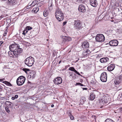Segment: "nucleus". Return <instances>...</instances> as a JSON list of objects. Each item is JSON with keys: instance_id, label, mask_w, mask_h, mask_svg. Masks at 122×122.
I'll return each instance as SVG.
<instances>
[{"instance_id": "24", "label": "nucleus", "mask_w": 122, "mask_h": 122, "mask_svg": "<svg viewBox=\"0 0 122 122\" xmlns=\"http://www.w3.org/2000/svg\"><path fill=\"white\" fill-rule=\"evenodd\" d=\"M104 122H114L112 120L108 118L106 119Z\"/></svg>"}, {"instance_id": "20", "label": "nucleus", "mask_w": 122, "mask_h": 122, "mask_svg": "<svg viewBox=\"0 0 122 122\" xmlns=\"http://www.w3.org/2000/svg\"><path fill=\"white\" fill-rule=\"evenodd\" d=\"M35 73L33 72H31L29 74V76L31 78L33 79L35 77Z\"/></svg>"}, {"instance_id": "2", "label": "nucleus", "mask_w": 122, "mask_h": 122, "mask_svg": "<svg viewBox=\"0 0 122 122\" xmlns=\"http://www.w3.org/2000/svg\"><path fill=\"white\" fill-rule=\"evenodd\" d=\"M34 62V58L31 56H29L25 60V64L29 66H32Z\"/></svg>"}, {"instance_id": "43", "label": "nucleus", "mask_w": 122, "mask_h": 122, "mask_svg": "<svg viewBox=\"0 0 122 122\" xmlns=\"http://www.w3.org/2000/svg\"><path fill=\"white\" fill-rule=\"evenodd\" d=\"M24 43H25V44H27V43H28L27 42H26V41H24Z\"/></svg>"}, {"instance_id": "31", "label": "nucleus", "mask_w": 122, "mask_h": 122, "mask_svg": "<svg viewBox=\"0 0 122 122\" xmlns=\"http://www.w3.org/2000/svg\"><path fill=\"white\" fill-rule=\"evenodd\" d=\"M70 119L72 120H73L74 119V117L71 115L70 116Z\"/></svg>"}, {"instance_id": "4", "label": "nucleus", "mask_w": 122, "mask_h": 122, "mask_svg": "<svg viewBox=\"0 0 122 122\" xmlns=\"http://www.w3.org/2000/svg\"><path fill=\"white\" fill-rule=\"evenodd\" d=\"M74 29L79 30L81 29L82 25L80 21L79 20H75L74 22Z\"/></svg>"}, {"instance_id": "49", "label": "nucleus", "mask_w": 122, "mask_h": 122, "mask_svg": "<svg viewBox=\"0 0 122 122\" xmlns=\"http://www.w3.org/2000/svg\"><path fill=\"white\" fill-rule=\"evenodd\" d=\"M101 102V101H100V102Z\"/></svg>"}, {"instance_id": "16", "label": "nucleus", "mask_w": 122, "mask_h": 122, "mask_svg": "<svg viewBox=\"0 0 122 122\" xmlns=\"http://www.w3.org/2000/svg\"><path fill=\"white\" fill-rule=\"evenodd\" d=\"M82 46L83 48H88L89 46V43L87 41H84L82 44Z\"/></svg>"}, {"instance_id": "36", "label": "nucleus", "mask_w": 122, "mask_h": 122, "mask_svg": "<svg viewBox=\"0 0 122 122\" xmlns=\"http://www.w3.org/2000/svg\"><path fill=\"white\" fill-rule=\"evenodd\" d=\"M11 51H9L8 52V54L10 55H12V53L11 52Z\"/></svg>"}, {"instance_id": "30", "label": "nucleus", "mask_w": 122, "mask_h": 122, "mask_svg": "<svg viewBox=\"0 0 122 122\" xmlns=\"http://www.w3.org/2000/svg\"><path fill=\"white\" fill-rule=\"evenodd\" d=\"M76 84L78 85H79L81 86H85L80 83H76Z\"/></svg>"}, {"instance_id": "35", "label": "nucleus", "mask_w": 122, "mask_h": 122, "mask_svg": "<svg viewBox=\"0 0 122 122\" xmlns=\"http://www.w3.org/2000/svg\"><path fill=\"white\" fill-rule=\"evenodd\" d=\"M23 70L24 71L26 72V71H29V69H28L25 68V69H23Z\"/></svg>"}, {"instance_id": "12", "label": "nucleus", "mask_w": 122, "mask_h": 122, "mask_svg": "<svg viewBox=\"0 0 122 122\" xmlns=\"http://www.w3.org/2000/svg\"><path fill=\"white\" fill-rule=\"evenodd\" d=\"M90 3L94 7H96L97 5V1L96 0H90Z\"/></svg>"}, {"instance_id": "10", "label": "nucleus", "mask_w": 122, "mask_h": 122, "mask_svg": "<svg viewBox=\"0 0 122 122\" xmlns=\"http://www.w3.org/2000/svg\"><path fill=\"white\" fill-rule=\"evenodd\" d=\"M118 41L116 40H113L111 41L109 43V44L111 46H117Z\"/></svg>"}, {"instance_id": "19", "label": "nucleus", "mask_w": 122, "mask_h": 122, "mask_svg": "<svg viewBox=\"0 0 122 122\" xmlns=\"http://www.w3.org/2000/svg\"><path fill=\"white\" fill-rule=\"evenodd\" d=\"M56 18L59 21L62 20L64 19L63 15H58V16H56Z\"/></svg>"}, {"instance_id": "41", "label": "nucleus", "mask_w": 122, "mask_h": 122, "mask_svg": "<svg viewBox=\"0 0 122 122\" xmlns=\"http://www.w3.org/2000/svg\"><path fill=\"white\" fill-rule=\"evenodd\" d=\"M3 43V42L2 41H1L0 42V47L1 46L2 44Z\"/></svg>"}, {"instance_id": "39", "label": "nucleus", "mask_w": 122, "mask_h": 122, "mask_svg": "<svg viewBox=\"0 0 122 122\" xmlns=\"http://www.w3.org/2000/svg\"><path fill=\"white\" fill-rule=\"evenodd\" d=\"M66 22H67L66 21H65L63 22V25H64L66 24Z\"/></svg>"}, {"instance_id": "15", "label": "nucleus", "mask_w": 122, "mask_h": 122, "mask_svg": "<svg viewBox=\"0 0 122 122\" xmlns=\"http://www.w3.org/2000/svg\"><path fill=\"white\" fill-rule=\"evenodd\" d=\"M109 60V59L107 57H103L100 59V61L102 63H105L108 61Z\"/></svg>"}, {"instance_id": "23", "label": "nucleus", "mask_w": 122, "mask_h": 122, "mask_svg": "<svg viewBox=\"0 0 122 122\" xmlns=\"http://www.w3.org/2000/svg\"><path fill=\"white\" fill-rule=\"evenodd\" d=\"M121 82V81L118 79H117L115 80L114 81V82L116 84H118Z\"/></svg>"}, {"instance_id": "5", "label": "nucleus", "mask_w": 122, "mask_h": 122, "mask_svg": "<svg viewBox=\"0 0 122 122\" xmlns=\"http://www.w3.org/2000/svg\"><path fill=\"white\" fill-rule=\"evenodd\" d=\"M95 39L96 41L99 42H103L105 40L104 36L102 34H98L97 35Z\"/></svg>"}, {"instance_id": "17", "label": "nucleus", "mask_w": 122, "mask_h": 122, "mask_svg": "<svg viewBox=\"0 0 122 122\" xmlns=\"http://www.w3.org/2000/svg\"><path fill=\"white\" fill-rule=\"evenodd\" d=\"M5 79L4 78L3 79H0V81L2 82L5 84L9 86H11V84L9 82L7 81H5Z\"/></svg>"}, {"instance_id": "47", "label": "nucleus", "mask_w": 122, "mask_h": 122, "mask_svg": "<svg viewBox=\"0 0 122 122\" xmlns=\"http://www.w3.org/2000/svg\"><path fill=\"white\" fill-rule=\"evenodd\" d=\"M27 8H29L30 7H29V6H28L27 7Z\"/></svg>"}, {"instance_id": "29", "label": "nucleus", "mask_w": 122, "mask_h": 122, "mask_svg": "<svg viewBox=\"0 0 122 122\" xmlns=\"http://www.w3.org/2000/svg\"><path fill=\"white\" fill-rule=\"evenodd\" d=\"M25 28H26V29H27L28 30L32 29V28L29 26H26Z\"/></svg>"}, {"instance_id": "40", "label": "nucleus", "mask_w": 122, "mask_h": 122, "mask_svg": "<svg viewBox=\"0 0 122 122\" xmlns=\"http://www.w3.org/2000/svg\"><path fill=\"white\" fill-rule=\"evenodd\" d=\"M71 76L72 77V78H73V77H74V76H73V75L72 74H70V76Z\"/></svg>"}, {"instance_id": "33", "label": "nucleus", "mask_w": 122, "mask_h": 122, "mask_svg": "<svg viewBox=\"0 0 122 122\" xmlns=\"http://www.w3.org/2000/svg\"><path fill=\"white\" fill-rule=\"evenodd\" d=\"M102 14H101L98 17V19H102L103 17H101L102 16Z\"/></svg>"}, {"instance_id": "22", "label": "nucleus", "mask_w": 122, "mask_h": 122, "mask_svg": "<svg viewBox=\"0 0 122 122\" xmlns=\"http://www.w3.org/2000/svg\"><path fill=\"white\" fill-rule=\"evenodd\" d=\"M39 10V8L38 7H36L34 8L32 10V12L36 13Z\"/></svg>"}, {"instance_id": "48", "label": "nucleus", "mask_w": 122, "mask_h": 122, "mask_svg": "<svg viewBox=\"0 0 122 122\" xmlns=\"http://www.w3.org/2000/svg\"><path fill=\"white\" fill-rule=\"evenodd\" d=\"M48 39H47V41H48Z\"/></svg>"}, {"instance_id": "32", "label": "nucleus", "mask_w": 122, "mask_h": 122, "mask_svg": "<svg viewBox=\"0 0 122 122\" xmlns=\"http://www.w3.org/2000/svg\"><path fill=\"white\" fill-rule=\"evenodd\" d=\"M119 79L120 80H122V75L119 76Z\"/></svg>"}, {"instance_id": "42", "label": "nucleus", "mask_w": 122, "mask_h": 122, "mask_svg": "<svg viewBox=\"0 0 122 122\" xmlns=\"http://www.w3.org/2000/svg\"><path fill=\"white\" fill-rule=\"evenodd\" d=\"M11 99L12 100H14L15 99V98L14 97H12Z\"/></svg>"}, {"instance_id": "27", "label": "nucleus", "mask_w": 122, "mask_h": 122, "mask_svg": "<svg viewBox=\"0 0 122 122\" xmlns=\"http://www.w3.org/2000/svg\"><path fill=\"white\" fill-rule=\"evenodd\" d=\"M8 2L10 3H13L15 2V0H8Z\"/></svg>"}, {"instance_id": "45", "label": "nucleus", "mask_w": 122, "mask_h": 122, "mask_svg": "<svg viewBox=\"0 0 122 122\" xmlns=\"http://www.w3.org/2000/svg\"><path fill=\"white\" fill-rule=\"evenodd\" d=\"M54 105L53 104H52L51 106V107H54Z\"/></svg>"}, {"instance_id": "34", "label": "nucleus", "mask_w": 122, "mask_h": 122, "mask_svg": "<svg viewBox=\"0 0 122 122\" xmlns=\"http://www.w3.org/2000/svg\"><path fill=\"white\" fill-rule=\"evenodd\" d=\"M7 33V31H5L3 35V36H5L6 35Z\"/></svg>"}, {"instance_id": "37", "label": "nucleus", "mask_w": 122, "mask_h": 122, "mask_svg": "<svg viewBox=\"0 0 122 122\" xmlns=\"http://www.w3.org/2000/svg\"><path fill=\"white\" fill-rule=\"evenodd\" d=\"M14 97L15 99L17 98L18 97V95H16Z\"/></svg>"}, {"instance_id": "3", "label": "nucleus", "mask_w": 122, "mask_h": 122, "mask_svg": "<svg viewBox=\"0 0 122 122\" xmlns=\"http://www.w3.org/2000/svg\"><path fill=\"white\" fill-rule=\"evenodd\" d=\"M25 80V78L23 76L19 77L17 79L16 83L18 86L22 85L24 83Z\"/></svg>"}, {"instance_id": "13", "label": "nucleus", "mask_w": 122, "mask_h": 122, "mask_svg": "<svg viewBox=\"0 0 122 122\" xmlns=\"http://www.w3.org/2000/svg\"><path fill=\"white\" fill-rule=\"evenodd\" d=\"M79 10L82 12H84L86 11V9L85 6L83 5H80L78 9Z\"/></svg>"}, {"instance_id": "38", "label": "nucleus", "mask_w": 122, "mask_h": 122, "mask_svg": "<svg viewBox=\"0 0 122 122\" xmlns=\"http://www.w3.org/2000/svg\"><path fill=\"white\" fill-rule=\"evenodd\" d=\"M82 88L83 90H87V88Z\"/></svg>"}, {"instance_id": "6", "label": "nucleus", "mask_w": 122, "mask_h": 122, "mask_svg": "<svg viewBox=\"0 0 122 122\" xmlns=\"http://www.w3.org/2000/svg\"><path fill=\"white\" fill-rule=\"evenodd\" d=\"M99 93L97 91H93L91 93L90 97L89 98V99L91 100H93L95 98L96 96Z\"/></svg>"}, {"instance_id": "7", "label": "nucleus", "mask_w": 122, "mask_h": 122, "mask_svg": "<svg viewBox=\"0 0 122 122\" xmlns=\"http://www.w3.org/2000/svg\"><path fill=\"white\" fill-rule=\"evenodd\" d=\"M107 79V74L106 72H104L101 74L100 80L103 82H105Z\"/></svg>"}, {"instance_id": "18", "label": "nucleus", "mask_w": 122, "mask_h": 122, "mask_svg": "<svg viewBox=\"0 0 122 122\" xmlns=\"http://www.w3.org/2000/svg\"><path fill=\"white\" fill-rule=\"evenodd\" d=\"M69 70L74 71L76 74H77L79 76H81L79 72H78L76 70H75V69L73 67H70L69 68Z\"/></svg>"}, {"instance_id": "26", "label": "nucleus", "mask_w": 122, "mask_h": 122, "mask_svg": "<svg viewBox=\"0 0 122 122\" xmlns=\"http://www.w3.org/2000/svg\"><path fill=\"white\" fill-rule=\"evenodd\" d=\"M28 32V30L26 29V28H25V29L23 31L22 34L25 36V34L27 33Z\"/></svg>"}, {"instance_id": "21", "label": "nucleus", "mask_w": 122, "mask_h": 122, "mask_svg": "<svg viewBox=\"0 0 122 122\" xmlns=\"http://www.w3.org/2000/svg\"><path fill=\"white\" fill-rule=\"evenodd\" d=\"M37 2V1L36 0H34L32 3L29 5V6H32V7H33L36 5Z\"/></svg>"}, {"instance_id": "44", "label": "nucleus", "mask_w": 122, "mask_h": 122, "mask_svg": "<svg viewBox=\"0 0 122 122\" xmlns=\"http://www.w3.org/2000/svg\"><path fill=\"white\" fill-rule=\"evenodd\" d=\"M7 102L9 103V106H11V104L10 103V102Z\"/></svg>"}, {"instance_id": "25", "label": "nucleus", "mask_w": 122, "mask_h": 122, "mask_svg": "<svg viewBox=\"0 0 122 122\" xmlns=\"http://www.w3.org/2000/svg\"><path fill=\"white\" fill-rule=\"evenodd\" d=\"M48 14V12L47 11H44L43 13L44 16L45 17H46Z\"/></svg>"}, {"instance_id": "14", "label": "nucleus", "mask_w": 122, "mask_h": 122, "mask_svg": "<svg viewBox=\"0 0 122 122\" xmlns=\"http://www.w3.org/2000/svg\"><path fill=\"white\" fill-rule=\"evenodd\" d=\"M115 67V66L114 64H111L107 68V70L110 71H111L114 70Z\"/></svg>"}, {"instance_id": "1", "label": "nucleus", "mask_w": 122, "mask_h": 122, "mask_svg": "<svg viewBox=\"0 0 122 122\" xmlns=\"http://www.w3.org/2000/svg\"><path fill=\"white\" fill-rule=\"evenodd\" d=\"M9 50L13 52L14 56L13 55V58H17L19 56L20 53L22 52V50L19 48V45L14 43L10 45Z\"/></svg>"}, {"instance_id": "46", "label": "nucleus", "mask_w": 122, "mask_h": 122, "mask_svg": "<svg viewBox=\"0 0 122 122\" xmlns=\"http://www.w3.org/2000/svg\"><path fill=\"white\" fill-rule=\"evenodd\" d=\"M61 61H60L59 62V64L60 63H61Z\"/></svg>"}, {"instance_id": "8", "label": "nucleus", "mask_w": 122, "mask_h": 122, "mask_svg": "<svg viewBox=\"0 0 122 122\" xmlns=\"http://www.w3.org/2000/svg\"><path fill=\"white\" fill-rule=\"evenodd\" d=\"M62 37L63 39L62 43H66L67 42L70 41L71 40V38L69 37L62 36Z\"/></svg>"}, {"instance_id": "11", "label": "nucleus", "mask_w": 122, "mask_h": 122, "mask_svg": "<svg viewBox=\"0 0 122 122\" xmlns=\"http://www.w3.org/2000/svg\"><path fill=\"white\" fill-rule=\"evenodd\" d=\"M63 15V14L61 10L59 8H57L55 12L56 16H58V15Z\"/></svg>"}, {"instance_id": "9", "label": "nucleus", "mask_w": 122, "mask_h": 122, "mask_svg": "<svg viewBox=\"0 0 122 122\" xmlns=\"http://www.w3.org/2000/svg\"><path fill=\"white\" fill-rule=\"evenodd\" d=\"M53 81L55 84L58 85L62 83V80L61 77H57L54 79Z\"/></svg>"}, {"instance_id": "28", "label": "nucleus", "mask_w": 122, "mask_h": 122, "mask_svg": "<svg viewBox=\"0 0 122 122\" xmlns=\"http://www.w3.org/2000/svg\"><path fill=\"white\" fill-rule=\"evenodd\" d=\"M5 110L6 112L8 113H9L10 112V111L9 109V107H5Z\"/></svg>"}]
</instances>
